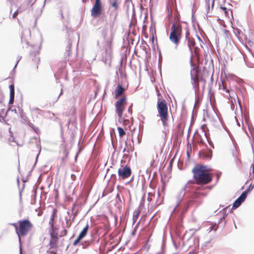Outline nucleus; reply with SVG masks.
<instances>
[{
	"instance_id": "6e6552de",
	"label": "nucleus",
	"mask_w": 254,
	"mask_h": 254,
	"mask_svg": "<svg viewBox=\"0 0 254 254\" xmlns=\"http://www.w3.org/2000/svg\"><path fill=\"white\" fill-rule=\"evenodd\" d=\"M118 175L122 179L128 178L131 174L130 168L128 166H121L118 169Z\"/></svg>"
},
{
	"instance_id": "79ce46f5",
	"label": "nucleus",
	"mask_w": 254,
	"mask_h": 254,
	"mask_svg": "<svg viewBox=\"0 0 254 254\" xmlns=\"http://www.w3.org/2000/svg\"><path fill=\"white\" fill-rule=\"evenodd\" d=\"M33 110H31V113H32V112H33Z\"/></svg>"
},
{
	"instance_id": "aec40b11",
	"label": "nucleus",
	"mask_w": 254,
	"mask_h": 254,
	"mask_svg": "<svg viewBox=\"0 0 254 254\" xmlns=\"http://www.w3.org/2000/svg\"><path fill=\"white\" fill-rule=\"evenodd\" d=\"M55 211H56V210H54L53 214H52V215L51 216L50 220L49 221V224L50 225L51 228L55 227L54 224V219H55Z\"/></svg>"
},
{
	"instance_id": "4468645a",
	"label": "nucleus",
	"mask_w": 254,
	"mask_h": 254,
	"mask_svg": "<svg viewBox=\"0 0 254 254\" xmlns=\"http://www.w3.org/2000/svg\"><path fill=\"white\" fill-rule=\"evenodd\" d=\"M200 156L202 159L210 160L212 157V152L209 150L203 151L200 153Z\"/></svg>"
},
{
	"instance_id": "4be33fe9",
	"label": "nucleus",
	"mask_w": 254,
	"mask_h": 254,
	"mask_svg": "<svg viewBox=\"0 0 254 254\" xmlns=\"http://www.w3.org/2000/svg\"><path fill=\"white\" fill-rule=\"evenodd\" d=\"M28 125L30 127H31L34 130V131L36 133H37V134L40 133V130L38 127L35 126L32 123H29L28 124Z\"/></svg>"
},
{
	"instance_id": "2f4dec72",
	"label": "nucleus",
	"mask_w": 254,
	"mask_h": 254,
	"mask_svg": "<svg viewBox=\"0 0 254 254\" xmlns=\"http://www.w3.org/2000/svg\"><path fill=\"white\" fill-rule=\"evenodd\" d=\"M71 178L73 181H74L76 179V176L74 174L71 175Z\"/></svg>"
},
{
	"instance_id": "6ab92c4d",
	"label": "nucleus",
	"mask_w": 254,
	"mask_h": 254,
	"mask_svg": "<svg viewBox=\"0 0 254 254\" xmlns=\"http://www.w3.org/2000/svg\"><path fill=\"white\" fill-rule=\"evenodd\" d=\"M220 12L221 13L224 14L226 17L229 16L230 10L225 7L221 6L220 7Z\"/></svg>"
},
{
	"instance_id": "4c0bfd02",
	"label": "nucleus",
	"mask_w": 254,
	"mask_h": 254,
	"mask_svg": "<svg viewBox=\"0 0 254 254\" xmlns=\"http://www.w3.org/2000/svg\"><path fill=\"white\" fill-rule=\"evenodd\" d=\"M252 166H253V171H254V164H253Z\"/></svg>"
},
{
	"instance_id": "9b49d317",
	"label": "nucleus",
	"mask_w": 254,
	"mask_h": 254,
	"mask_svg": "<svg viewBox=\"0 0 254 254\" xmlns=\"http://www.w3.org/2000/svg\"><path fill=\"white\" fill-rule=\"evenodd\" d=\"M186 41L191 53H192V48L195 46L196 43L194 38L190 36L189 32L186 34Z\"/></svg>"
},
{
	"instance_id": "ddd939ff",
	"label": "nucleus",
	"mask_w": 254,
	"mask_h": 254,
	"mask_svg": "<svg viewBox=\"0 0 254 254\" xmlns=\"http://www.w3.org/2000/svg\"><path fill=\"white\" fill-rule=\"evenodd\" d=\"M219 90L229 93V89L227 86L226 82L224 80H221L220 82H219Z\"/></svg>"
},
{
	"instance_id": "f3484780",
	"label": "nucleus",
	"mask_w": 254,
	"mask_h": 254,
	"mask_svg": "<svg viewBox=\"0 0 254 254\" xmlns=\"http://www.w3.org/2000/svg\"><path fill=\"white\" fill-rule=\"evenodd\" d=\"M59 238H51L50 241V248H56L58 247Z\"/></svg>"
},
{
	"instance_id": "58836bf2",
	"label": "nucleus",
	"mask_w": 254,
	"mask_h": 254,
	"mask_svg": "<svg viewBox=\"0 0 254 254\" xmlns=\"http://www.w3.org/2000/svg\"><path fill=\"white\" fill-rule=\"evenodd\" d=\"M36 110L39 111V109H38V108L36 109Z\"/></svg>"
},
{
	"instance_id": "7ed1b4c3",
	"label": "nucleus",
	"mask_w": 254,
	"mask_h": 254,
	"mask_svg": "<svg viewBox=\"0 0 254 254\" xmlns=\"http://www.w3.org/2000/svg\"><path fill=\"white\" fill-rule=\"evenodd\" d=\"M10 225L14 227L19 241L21 237L27 235L33 228V224L29 219L20 220L17 223H11Z\"/></svg>"
},
{
	"instance_id": "39448f33",
	"label": "nucleus",
	"mask_w": 254,
	"mask_h": 254,
	"mask_svg": "<svg viewBox=\"0 0 254 254\" xmlns=\"http://www.w3.org/2000/svg\"><path fill=\"white\" fill-rule=\"evenodd\" d=\"M157 109L159 116L164 127L168 126L169 115L168 107L164 100H161L159 99L157 101Z\"/></svg>"
},
{
	"instance_id": "1a4fd4ad",
	"label": "nucleus",
	"mask_w": 254,
	"mask_h": 254,
	"mask_svg": "<svg viewBox=\"0 0 254 254\" xmlns=\"http://www.w3.org/2000/svg\"><path fill=\"white\" fill-rule=\"evenodd\" d=\"M247 191H244L241 195L235 200L233 203L232 209H236L238 207L241 203L245 200L247 196Z\"/></svg>"
},
{
	"instance_id": "7c9ffc66",
	"label": "nucleus",
	"mask_w": 254,
	"mask_h": 254,
	"mask_svg": "<svg viewBox=\"0 0 254 254\" xmlns=\"http://www.w3.org/2000/svg\"><path fill=\"white\" fill-rule=\"evenodd\" d=\"M126 4H129V3H132V0H124Z\"/></svg>"
},
{
	"instance_id": "f704fd0d",
	"label": "nucleus",
	"mask_w": 254,
	"mask_h": 254,
	"mask_svg": "<svg viewBox=\"0 0 254 254\" xmlns=\"http://www.w3.org/2000/svg\"><path fill=\"white\" fill-rule=\"evenodd\" d=\"M154 39V36H153V35H152V39H151V40H152V43H153Z\"/></svg>"
},
{
	"instance_id": "5701e85b",
	"label": "nucleus",
	"mask_w": 254,
	"mask_h": 254,
	"mask_svg": "<svg viewBox=\"0 0 254 254\" xmlns=\"http://www.w3.org/2000/svg\"><path fill=\"white\" fill-rule=\"evenodd\" d=\"M110 2L115 9L117 10L118 8V0H110Z\"/></svg>"
},
{
	"instance_id": "bb28decb",
	"label": "nucleus",
	"mask_w": 254,
	"mask_h": 254,
	"mask_svg": "<svg viewBox=\"0 0 254 254\" xmlns=\"http://www.w3.org/2000/svg\"><path fill=\"white\" fill-rule=\"evenodd\" d=\"M217 228V227L216 226V225H212L207 229V231L208 232H210L211 231H212L213 230H214L215 231H216Z\"/></svg>"
},
{
	"instance_id": "412c9836",
	"label": "nucleus",
	"mask_w": 254,
	"mask_h": 254,
	"mask_svg": "<svg viewBox=\"0 0 254 254\" xmlns=\"http://www.w3.org/2000/svg\"><path fill=\"white\" fill-rule=\"evenodd\" d=\"M28 125L30 127H31L34 130V131L36 133H37V134L40 133V130L38 127L35 126L32 123H29L28 124Z\"/></svg>"
},
{
	"instance_id": "393cba45",
	"label": "nucleus",
	"mask_w": 254,
	"mask_h": 254,
	"mask_svg": "<svg viewBox=\"0 0 254 254\" xmlns=\"http://www.w3.org/2000/svg\"><path fill=\"white\" fill-rule=\"evenodd\" d=\"M133 148L130 146V147L127 146V147H125L123 150V152H127V153H129L130 152H133Z\"/></svg>"
},
{
	"instance_id": "20e7f679",
	"label": "nucleus",
	"mask_w": 254,
	"mask_h": 254,
	"mask_svg": "<svg viewBox=\"0 0 254 254\" xmlns=\"http://www.w3.org/2000/svg\"><path fill=\"white\" fill-rule=\"evenodd\" d=\"M182 26L179 21L174 22L170 30L169 39L177 47L180 43L182 37Z\"/></svg>"
},
{
	"instance_id": "b1692460",
	"label": "nucleus",
	"mask_w": 254,
	"mask_h": 254,
	"mask_svg": "<svg viewBox=\"0 0 254 254\" xmlns=\"http://www.w3.org/2000/svg\"><path fill=\"white\" fill-rule=\"evenodd\" d=\"M118 130L120 137H123L126 134V132L121 127H118Z\"/></svg>"
},
{
	"instance_id": "c9c22d12",
	"label": "nucleus",
	"mask_w": 254,
	"mask_h": 254,
	"mask_svg": "<svg viewBox=\"0 0 254 254\" xmlns=\"http://www.w3.org/2000/svg\"><path fill=\"white\" fill-rule=\"evenodd\" d=\"M205 127V126H201V128L203 129V130H204Z\"/></svg>"
},
{
	"instance_id": "a19ab883",
	"label": "nucleus",
	"mask_w": 254,
	"mask_h": 254,
	"mask_svg": "<svg viewBox=\"0 0 254 254\" xmlns=\"http://www.w3.org/2000/svg\"><path fill=\"white\" fill-rule=\"evenodd\" d=\"M204 134L206 135V133L205 131H204Z\"/></svg>"
},
{
	"instance_id": "473e14b6",
	"label": "nucleus",
	"mask_w": 254,
	"mask_h": 254,
	"mask_svg": "<svg viewBox=\"0 0 254 254\" xmlns=\"http://www.w3.org/2000/svg\"><path fill=\"white\" fill-rule=\"evenodd\" d=\"M71 226V223L70 222H68V221H66V227L67 228H69Z\"/></svg>"
},
{
	"instance_id": "37998d69",
	"label": "nucleus",
	"mask_w": 254,
	"mask_h": 254,
	"mask_svg": "<svg viewBox=\"0 0 254 254\" xmlns=\"http://www.w3.org/2000/svg\"><path fill=\"white\" fill-rule=\"evenodd\" d=\"M198 39H199L200 40H201L200 38L199 37H198Z\"/></svg>"
},
{
	"instance_id": "9d476101",
	"label": "nucleus",
	"mask_w": 254,
	"mask_h": 254,
	"mask_svg": "<svg viewBox=\"0 0 254 254\" xmlns=\"http://www.w3.org/2000/svg\"><path fill=\"white\" fill-rule=\"evenodd\" d=\"M88 229L89 226L88 224H87L80 233L76 239L74 241L73 244L74 246H76L79 243V242L87 235Z\"/></svg>"
},
{
	"instance_id": "dca6fc26",
	"label": "nucleus",
	"mask_w": 254,
	"mask_h": 254,
	"mask_svg": "<svg viewBox=\"0 0 254 254\" xmlns=\"http://www.w3.org/2000/svg\"><path fill=\"white\" fill-rule=\"evenodd\" d=\"M140 212L141 210L140 208H137L133 211L132 216V221L133 223H135L136 222L140 214Z\"/></svg>"
},
{
	"instance_id": "f8f14e48",
	"label": "nucleus",
	"mask_w": 254,
	"mask_h": 254,
	"mask_svg": "<svg viewBox=\"0 0 254 254\" xmlns=\"http://www.w3.org/2000/svg\"><path fill=\"white\" fill-rule=\"evenodd\" d=\"M125 91V89L123 87L122 85L118 84L115 91V98L117 99L120 96L122 95Z\"/></svg>"
},
{
	"instance_id": "2eb2a0df",
	"label": "nucleus",
	"mask_w": 254,
	"mask_h": 254,
	"mask_svg": "<svg viewBox=\"0 0 254 254\" xmlns=\"http://www.w3.org/2000/svg\"><path fill=\"white\" fill-rule=\"evenodd\" d=\"M9 88L10 90V99L9 100V104H12L14 99V86L13 84H10Z\"/></svg>"
},
{
	"instance_id": "72a5a7b5",
	"label": "nucleus",
	"mask_w": 254,
	"mask_h": 254,
	"mask_svg": "<svg viewBox=\"0 0 254 254\" xmlns=\"http://www.w3.org/2000/svg\"><path fill=\"white\" fill-rule=\"evenodd\" d=\"M67 234V230H64V235H66Z\"/></svg>"
},
{
	"instance_id": "0eeeda50",
	"label": "nucleus",
	"mask_w": 254,
	"mask_h": 254,
	"mask_svg": "<svg viewBox=\"0 0 254 254\" xmlns=\"http://www.w3.org/2000/svg\"><path fill=\"white\" fill-rule=\"evenodd\" d=\"M102 4L101 0H95L91 10V14L93 17H99L102 13Z\"/></svg>"
},
{
	"instance_id": "f03ea898",
	"label": "nucleus",
	"mask_w": 254,
	"mask_h": 254,
	"mask_svg": "<svg viewBox=\"0 0 254 254\" xmlns=\"http://www.w3.org/2000/svg\"><path fill=\"white\" fill-rule=\"evenodd\" d=\"M210 171L205 165H195L192 169L195 184L197 185H205L210 183L213 180V174L209 172Z\"/></svg>"
},
{
	"instance_id": "a878e982",
	"label": "nucleus",
	"mask_w": 254,
	"mask_h": 254,
	"mask_svg": "<svg viewBox=\"0 0 254 254\" xmlns=\"http://www.w3.org/2000/svg\"><path fill=\"white\" fill-rule=\"evenodd\" d=\"M138 225H139V222L135 225L133 231H132V232H131L132 236H133L135 235L136 231H137V228L138 227Z\"/></svg>"
},
{
	"instance_id": "a211bd4d",
	"label": "nucleus",
	"mask_w": 254,
	"mask_h": 254,
	"mask_svg": "<svg viewBox=\"0 0 254 254\" xmlns=\"http://www.w3.org/2000/svg\"><path fill=\"white\" fill-rule=\"evenodd\" d=\"M50 235L51 238H59L58 233L56 232V228L55 227L51 228Z\"/></svg>"
},
{
	"instance_id": "e433bc0d",
	"label": "nucleus",
	"mask_w": 254,
	"mask_h": 254,
	"mask_svg": "<svg viewBox=\"0 0 254 254\" xmlns=\"http://www.w3.org/2000/svg\"><path fill=\"white\" fill-rule=\"evenodd\" d=\"M71 46V44L70 43H69V48H70Z\"/></svg>"
},
{
	"instance_id": "c756f323",
	"label": "nucleus",
	"mask_w": 254,
	"mask_h": 254,
	"mask_svg": "<svg viewBox=\"0 0 254 254\" xmlns=\"http://www.w3.org/2000/svg\"><path fill=\"white\" fill-rule=\"evenodd\" d=\"M128 112L130 114L132 113V104H131L128 108Z\"/></svg>"
},
{
	"instance_id": "423d86ee",
	"label": "nucleus",
	"mask_w": 254,
	"mask_h": 254,
	"mask_svg": "<svg viewBox=\"0 0 254 254\" xmlns=\"http://www.w3.org/2000/svg\"><path fill=\"white\" fill-rule=\"evenodd\" d=\"M127 104V98L125 96L123 97L115 103L116 112L119 118L121 119L123 116V111L125 110Z\"/></svg>"
},
{
	"instance_id": "f257e3e1",
	"label": "nucleus",
	"mask_w": 254,
	"mask_h": 254,
	"mask_svg": "<svg viewBox=\"0 0 254 254\" xmlns=\"http://www.w3.org/2000/svg\"><path fill=\"white\" fill-rule=\"evenodd\" d=\"M194 53L196 57L197 65H195L192 62V56L190 59V64L191 69L190 71V83L195 93H198L199 91V82L202 83V88L205 89L207 79L209 77L212 78V73L205 66L201 71L199 68L200 61V49L197 47H194Z\"/></svg>"
},
{
	"instance_id": "ea45409f",
	"label": "nucleus",
	"mask_w": 254,
	"mask_h": 254,
	"mask_svg": "<svg viewBox=\"0 0 254 254\" xmlns=\"http://www.w3.org/2000/svg\"><path fill=\"white\" fill-rule=\"evenodd\" d=\"M108 55H109V57H110V56H111V54H110V53H109V54H108Z\"/></svg>"
},
{
	"instance_id": "cd10ccee",
	"label": "nucleus",
	"mask_w": 254,
	"mask_h": 254,
	"mask_svg": "<svg viewBox=\"0 0 254 254\" xmlns=\"http://www.w3.org/2000/svg\"><path fill=\"white\" fill-rule=\"evenodd\" d=\"M202 190V189L200 188V187H198V188H197V190H195V192H194V193H195V194H201V195H202L203 196H205V194H204V193H200V192H199V190Z\"/></svg>"
},
{
	"instance_id": "c85d7f7f",
	"label": "nucleus",
	"mask_w": 254,
	"mask_h": 254,
	"mask_svg": "<svg viewBox=\"0 0 254 254\" xmlns=\"http://www.w3.org/2000/svg\"><path fill=\"white\" fill-rule=\"evenodd\" d=\"M21 12L20 11H18V10H17L16 11H15L14 12V13L13 14V15H12V18H15L17 16V15L19 13Z\"/></svg>"
}]
</instances>
